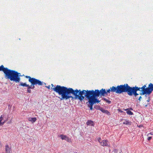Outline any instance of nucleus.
Returning <instances> with one entry per match:
<instances>
[{
  "mask_svg": "<svg viewBox=\"0 0 153 153\" xmlns=\"http://www.w3.org/2000/svg\"><path fill=\"white\" fill-rule=\"evenodd\" d=\"M52 90L59 95H61L60 100H67L71 98H73L71 96L72 94L75 96L76 99H78L80 101L82 100L85 97L88 99V105L91 110L93 109L94 104L96 103H98L100 102L97 97L99 96H104L105 95H107L108 93L115 92L120 94L119 92L117 86L115 87L113 86L108 89L106 91L105 89L102 88L100 90L98 89L88 90L76 89L74 90L73 88L66 87L57 85L55 87L51 88Z\"/></svg>",
  "mask_w": 153,
  "mask_h": 153,
  "instance_id": "nucleus-1",
  "label": "nucleus"
},
{
  "mask_svg": "<svg viewBox=\"0 0 153 153\" xmlns=\"http://www.w3.org/2000/svg\"><path fill=\"white\" fill-rule=\"evenodd\" d=\"M117 86L120 94L123 93H127L128 95L130 96L133 95L136 99H138L139 101L142 98L141 96L138 97L139 94L141 95L146 94L149 95L153 91V84L152 83H150L147 88H146V85L140 88L136 86L131 87L127 84L118 85Z\"/></svg>",
  "mask_w": 153,
  "mask_h": 153,
  "instance_id": "nucleus-2",
  "label": "nucleus"
},
{
  "mask_svg": "<svg viewBox=\"0 0 153 153\" xmlns=\"http://www.w3.org/2000/svg\"><path fill=\"white\" fill-rule=\"evenodd\" d=\"M0 71H2L4 74L5 78L11 81L19 82L20 80V73L5 68L3 65L0 66Z\"/></svg>",
  "mask_w": 153,
  "mask_h": 153,
  "instance_id": "nucleus-3",
  "label": "nucleus"
},
{
  "mask_svg": "<svg viewBox=\"0 0 153 153\" xmlns=\"http://www.w3.org/2000/svg\"><path fill=\"white\" fill-rule=\"evenodd\" d=\"M26 77L28 78V81L33 85H37L42 86L43 82L39 79L34 78H32L29 76H26Z\"/></svg>",
  "mask_w": 153,
  "mask_h": 153,
  "instance_id": "nucleus-4",
  "label": "nucleus"
},
{
  "mask_svg": "<svg viewBox=\"0 0 153 153\" xmlns=\"http://www.w3.org/2000/svg\"><path fill=\"white\" fill-rule=\"evenodd\" d=\"M10 118L9 115L4 113L0 117V126L3 125L4 123L7 121Z\"/></svg>",
  "mask_w": 153,
  "mask_h": 153,
  "instance_id": "nucleus-5",
  "label": "nucleus"
},
{
  "mask_svg": "<svg viewBox=\"0 0 153 153\" xmlns=\"http://www.w3.org/2000/svg\"><path fill=\"white\" fill-rule=\"evenodd\" d=\"M60 137L62 140H65L68 142L71 143L72 142L71 139L65 135L61 134L60 135Z\"/></svg>",
  "mask_w": 153,
  "mask_h": 153,
  "instance_id": "nucleus-6",
  "label": "nucleus"
},
{
  "mask_svg": "<svg viewBox=\"0 0 153 153\" xmlns=\"http://www.w3.org/2000/svg\"><path fill=\"white\" fill-rule=\"evenodd\" d=\"M100 145L102 146L109 147L110 146V144L108 143V141L107 140H103L101 142H100Z\"/></svg>",
  "mask_w": 153,
  "mask_h": 153,
  "instance_id": "nucleus-7",
  "label": "nucleus"
},
{
  "mask_svg": "<svg viewBox=\"0 0 153 153\" xmlns=\"http://www.w3.org/2000/svg\"><path fill=\"white\" fill-rule=\"evenodd\" d=\"M35 85H33L32 84H31L30 85H29V86L27 87V92L29 93H31V90L30 89H34L35 88Z\"/></svg>",
  "mask_w": 153,
  "mask_h": 153,
  "instance_id": "nucleus-8",
  "label": "nucleus"
},
{
  "mask_svg": "<svg viewBox=\"0 0 153 153\" xmlns=\"http://www.w3.org/2000/svg\"><path fill=\"white\" fill-rule=\"evenodd\" d=\"M5 151L6 153H10L11 152V148L8 145L5 146Z\"/></svg>",
  "mask_w": 153,
  "mask_h": 153,
  "instance_id": "nucleus-9",
  "label": "nucleus"
},
{
  "mask_svg": "<svg viewBox=\"0 0 153 153\" xmlns=\"http://www.w3.org/2000/svg\"><path fill=\"white\" fill-rule=\"evenodd\" d=\"M86 123L87 125H90L93 126H94L93 122L91 120H88Z\"/></svg>",
  "mask_w": 153,
  "mask_h": 153,
  "instance_id": "nucleus-10",
  "label": "nucleus"
},
{
  "mask_svg": "<svg viewBox=\"0 0 153 153\" xmlns=\"http://www.w3.org/2000/svg\"><path fill=\"white\" fill-rule=\"evenodd\" d=\"M100 110L102 112L105 113L108 115H110L111 114L110 113L108 110H105L102 108H101Z\"/></svg>",
  "mask_w": 153,
  "mask_h": 153,
  "instance_id": "nucleus-11",
  "label": "nucleus"
},
{
  "mask_svg": "<svg viewBox=\"0 0 153 153\" xmlns=\"http://www.w3.org/2000/svg\"><path fill=\"white\" fill-rule=\"evenodd\" d=\"M36 120V117H30L28 118V120L30 121L32 123H33L35 122Z\"/></svg>",
  "mask_w": 153,
  "mask_h": 153,
  "instance_id": "nucleus-12",
  "label": "nucleus"
},
{
  "mask_svg": "<svg viewBox=\"0 0 153 153\" xmlns=\"http://www.w3.org/2000/svg\"><path fill=\"white\" fill-rule=\"evenodd\" d=\"M123 123L124 124L130 125L131 124V122H129L128 120H124Z\"/></svg>",
  "mask_w": 153,
  "mask_h": 153,
  "instance_id": "nucleus-13",
  "label": "nucleus"
},
{
  "mask_svg": "<svg viewBox=\"0 0 153 153\" xmlns=\"http://www.w3.org/2000/svg\"><path fill=\"white\" fill-rule=\"evenodd\" d=\"M20 85L23 87H27L29 85L27 84L26 83H23V82H20Z\"/></svg>",
  "mask_w": 153,
  "mask_h": 153,
  "instance_id": "nucleus-14",
  "label": "nucleus"
},
{
  "mask_svg": "<svg viewBox=\"0 0 153 153\" xmlns=\"http://www.w3.org/2000/svg\"><path fill=\"white\" fill-rule=\"evenodd\" d=\"M127 113L129 115H132L133 114V113L131 111L128 110L126 111Z\"/></svg>",
  "mask_w": 153,
  "mask_h": 153,
  "instance_id": "nucleus-15",
  "label": "nucleus"
},
{
  "mask_svg": "<svg viewBox=\"0 0 153 153\" xmlns=\"http://www.w3.org/2000/svg\"><path fill=\"white\" fill-rule=\"evenodd\" d=\"M12 118H10H10H9V121H8L7 123V124H10L12 123Z\"/></svg>",
  "mask_w": 153,
  "mask_h": 153,
  "instance_id": "nucleus-16",
  "label": "nucleus"
},
{
  "mask_svg": "<svg viewBox=\"0 0 153 153\" xmlns=\"http://www.w3.org/2000/svg\"><path fill=\"white\" fill-rule=\"evenodd\" d=\"M102 100H104V101H105L106 102H107V101L108 100H107L106 98H103L102 99Z\"/></svg>",
  "mask_w": 153,
  "mask_h": 153,
  "instance_id": "nucleus-17",
  "label": "nucleus"
},
{
  "mask_svg": "<svg viewBox=\"0 0 153 153\" xmlns=\"http://www.w3.org/2000/svg\"><path fill=\"white\" fill-rule=\"evenodd\" d=\"M152 137H148L147 140L149 141L152 139Z\"/></svg>",
  "mask_w": 153,
  "mask_h": 153,
  "instance_id": "nucleus-18",
  "label": "nucleus"
},
{
  "mask_svg": "<svg viewBox=\"0 0 153 153\" xmlns=\"http://www.w3.org/2000/svg\"><path fill=\"white\" fill-rule=\"evenodd\" d=\"M150 134L151 135H153V132H151L150 133L148 134H147V136H148Z\"/></svg>",
  "mask_w": 153,
  "mask_h": 153,
  "instance_id": "nucleus-19",
  "label": "nucleus"
},
{
  "mask_svg": "<svg viewBox=\"0 0 153 153\" xmlns=\"http://www.w3.org/2000/svg\"><path fill=\"white\" fill-rule=\"evenodd\" d=\"M107 102L109 104L111 103V101L110 100H108Z\"/></svg>",
  "mask_w": 153,
  "mask_h": 153,
  "instance_id": "nucleus-20",
  "label": "nucleus"
},
{
  "mask_svg": "<svg viewBox=\"0 0 153 153\" xmlns=\"http://www.w3.org/2000/svg\"><path fill=\"white\" fill-rule=\"evenodd\" d=\"M50 85H48V86H45L47 88H48V89H50Z\"/></svg>",
  "mask_w": 153,
  "mask_h": 153,
  "instance_id": "nucleus-21",
  "label": "nucleus"
},
{
  "mask_svg": "<svg viewBox=\"0 0 153 153\" xmlns=\"http://www.w3.org/2000/svg\"><path fill=\"white\" fill-rule=\"evenodd\" d=\"M100 140H101V138H100L99 139H98V141H99V142L100 143V142H101V141H100Z\"/></svg>",
  "mask_w": 153,
  "mask_h": 153,
  "instance_id": "nucleus-22",
  "label": "nucleus"
},
{
  "mask_svg": "<svg viewBox=\"0 0 153 153\" xmlns=\"http://www.w3.org/2000/svg\"><path fill=\"white\" fill-rule=\"evenodd\" d=\"M149 99L148 100H147V102H149V101L150 100V97H149Z\"/></svg>",
  "mask_w": 153,
  "mask_h": 153,
  "instance_id": "nucleus-23",
  "label": "nucleus"
},
{
  "mask_svg": "<svg viewBox=\"0 0 153 153\" xmlns=\"http://www.w3.org/2000/svg\"><path fill=\"white\" fill-rule=\"evenodd\" d=\"M51 85L52 87H53L54 86L53 84H51Z\"/></svg>",
  "mask_w": 153,
  "mask_h": 153,
  "instance_id": "nucleus-24",
  "label": "nucleus"
}]
</instances>
